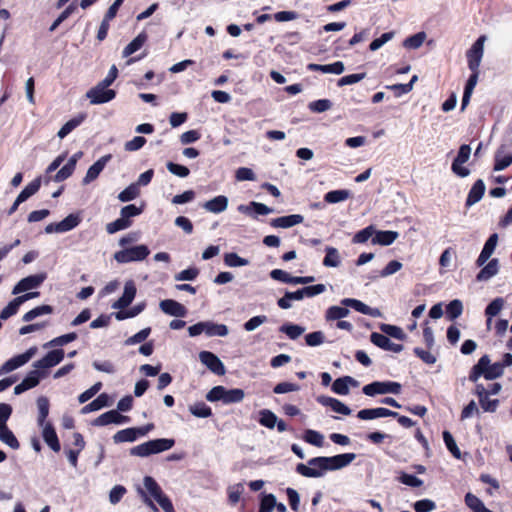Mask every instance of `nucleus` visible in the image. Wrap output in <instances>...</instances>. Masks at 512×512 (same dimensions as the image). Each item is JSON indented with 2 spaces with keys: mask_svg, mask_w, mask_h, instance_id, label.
I'll use <instances>...</instances> for the list:
<instances>
[{
  "mask_svg": "<svg viewBox=\"0 0 512 512\" xmlns=\"http://www.w3.org/2000/svg\"><path fill=\"white\" fill-rule=\"evenodd\" d=\"M81 219L78 215L69 214L62 221L58 222L61 233L70 231L79 225Z\"/></svg>",
  "mask_w": 512,
  "mask_h": 512,
  "instance_id": "54",
  "label": "nucleus"
},
{
  "mask_svg": "<svg viewBox=\"0 0 512 512\" xmlns=\"http://www.w3.org/2000/svg\"><path fill=\"white\" fill-rule=\"evenodd\" d=\"M204 332L208 336H221L224 337L228 335V327L224 324H216L213 322H204Z\"/></svg>",
  "mask_w": 512,
  "mask_h": 512,
  "instance_id": "39",
  "label": "nucleus"
},
{
  "mask_svg": "<svg viewBox=\"0 0 512 512\" xmlns=\"http://www.w3.org/2000/svg\"><path fill=\"white\" fill-rule=\"evenodd\" d=\"M175 444L174 439L159 438L149 440L130 449V455L147 457L171 449Z\"/></svg>",
  "mask_w": 512,
  "mask_h": 512,
  "instance_id": "3",
  "label": "nucleus"
},
{
  "mask_svg": "<svg viewBox=\"0 0 512 512\" xmlns=\"http://www.w3.org/2000/svg\"><path fill=\"white\" fill-rule=\"evenodd\" d=\"M317 402L323 406L330 407L334 412L342 415H349L351 413V410L348 406L333 397L319 396L317 398Z\"/></svg>",
  "mask_w": 512,
  "mask_h": 512,
  "instance_id": "23",
  "label": "nucleus"
},
{
  "mask_svg": "<svg viewBox=\"0 0 512 512\" xmlns=\"http://www.w3.org/2000/svg\"><path fill=\"white\" fill-rule=\"evenodd\" d=\"M356 454L344 453L331 457L318 456L308 460V465L298 463L295 471L303 477L319 478L326 471H334L348 466L354 459Z\"/></svg>",
  "mask_w": 512,
  "mask_h": 512,
  "instance_id": "1",
  "label": "nucleus"
},
{
  "mask_svg": "<svg viewBox=\"0 0 512 512\" xmlns=\"http://www.w3.org/2000/svg\"><path fill=\"white\" fill-rule=\"evenodd\" d=\"M112 155L107 154L98 159L93 165H91L83 178V183L88 184L95 180L102 172L106 164L111 160Z\"/></svg>",
  "mask_w": 512,
  "mask_h": 512,
  "instance_id": "21",
  "label": "nucleus"
},
{
  "mask_svg": "<svg viewBox=\"0 0 512 512\" xmlns=\"http://www.w3.org/2000/svg\"><path fill=\"white\" fill-rule=\"evenodd\" d=\"M276 505V497L273 494H261L258 512H272Z\"/></svg>",
  "mask_w": 512,
  "mask_h": 512,
  "instance_id": "53",
  "label": "nucleus"
},
{
  "mask_svg": "<svg viewBox=\"0 0 512 512\" xmlns=\"http://www.w3.org/2000/svg\"><path fill=\"white\" fill-rule=\"evenodd\" d=\"M109 405V396L106 393L100 394L96 399H94L89 404L85 405L81 412L83 414H87L93 411L100 410L103 407H106Z\"/></svg>",
  "mask_w": 512,
  "mask_h": 512,
  "instance_id": "34",
  "label": "nucleus"
},
{
  "mask_svg": "<svg viewBox=\"0 0 512 512\" xmlns=\"http://www.w3.org/2000/svg\"><path fill=\"white\" fill-rule=\"evenodd\" d=\"M98 83L95 87L91 88L86 96L91 104H103L113 100L116 97V92L113 89Z\"/></svg>",
  "mask_w": 512,
  "mask_h": 512,
  "instance_id": "9",
  "label": "nucleus"
},
{
  "mask_svg": "<svg viewBox=\"0 0 512 512\" xmlns=\"http://www.w3.org/2000/svg\"><path fill=\"white\" fill-rule=\"evenodd\" d=\"M279 330H280V332L285 333L292 340L297 339L305 331L304 327L297 325V324H292V323L283 324L279 328Z\"/></svg>",
  "mask_w": 512,
  "mask_h": 512,
  "instance_id": "47",
  "label": "nucleus"
},
{
  "mask_svg": "<svg viewBox=\"0 0 512 512\" xmlns=\"http://www.w3.org/2000/svg\"><path fill=\"white\" fill-rule=\"evenodd\" d=\"M340 264L338 250L334 247L326 248V255L323 259V265L326 267H337Z\"/></svg>",
  "mask_w": 512,
  "mask_h": 512,
  "instance_id": "52",
  "label": "nucleus"
},
{
  "mask_svg": "<svg viewBox=\"0 0 512 512\" xmlns=\"http://www.w3.org/2000/svg\"><path fill=\"white\" fill-rule=\"evenodd\" d=\"M245 393L240 388L226 389L224 391V404L239 403L244 399Z\"/></svg>",
  "mask_w": 512,
  "mask_h": 512,
  "instance_id": "44",
  "label": "nucleus"
},
{
  "mask_svg": "<svg viewBox=\"0 0 512 512\" xmlns=\"http://www.w3.org/2000/svg\"><path fill=\"white\" fill-rule=\"evenodd\" d=\"M77 333L76 332H70L61 336H58L49 342L44 344V348L47 347H57V346H64L70 342H73L77 339Z\"/></svg>",
  "mask_w": 512,
  "mask_h": 512,
  "instance_id": "42",
  "label": "nucleus"
},
{
  "mask_svg": "<svg viewBox=\"0 0 512 512\" xmlns=\"http://www.w3.org/2000/svg\"><path fill=\"white\" fill-rule=\"evenodd\" d=\"M147 34L145 32L139 33L123 50V56L128 57L138 51L147 41Z\"/></svg>",
  "mask_w": 512,
  "mask_h": 512,
  "instance_id": "33",
  "label": "nucleus"
},
{
  "mask_svg": "<svg viewBox=\"0 0 512 512\" xmlns=\"http://www.w3.org/2000/svg\"><path fill=\"white\" fill-rule=\"evenodd\" d=\"M64 356L63 349H54L49 351L43 358L34 362L33 366L45 371V369L58 365L64 359Z\"/></svg>",
  "mask_w": 512,
  "mask_h": 512,
  "instance_id": "14",
  "label": "nucleus"
},
{
  "mask_svg": "<svg viewBox=\"0 0 512 512\" xmlns=\"http://www.w3.org/2000/svg\"><path fill=\"white\" fill-rule=\"evenodd\" d=\"M0 441L12 449H18L20 447L18 439L7 425L0 426Z\"/></svg>",
  "mask_w": 512,
  "mask_h": 512,
  "instance_id": "36",
  "label": "nucleus"
},
{
  "mask_svg": "<svg viewBox=\"0 0 512 512\" xmlns=\"http://www.w3.org/2000/svg\"><path fill=\"white\" fill-rule=\"evenodd\" d=\"M357 417L361 420H371L384 417V407L362 409L357 413Z\"/></svg>",
  "mask_w": 512,
  "mask_h": 512,
  "instance_id": "55",
  "label": "nucleus"
},
{
  "mask_svg": "<svg viewBox=\"0 0 512 512\" xmlns=\"http://www.w3.org/2000/svg\"><path fill=\"white\" fill-rule=\"evenodd\" d=\"M153 428L154 425L152 423L146 424L141 427L126 428L115 433L113 436V441L115 443L134 442L138 437L145 436Z\"/></svg>",
  "mask_w": 512,
  "mask_h": 512,
  "instance_id": "6",
  "label": "nucleus"
},
{
  "mask_svg": "<svg viewBox=\"0 0 512 512\" xmlns=\"http://www.w3.org/2000/svg\"><path fill=\"white\" fill-rule=\"evenodd\" d=\"M166 167L170 173L181 178H186L190 174V170L188 167L171 161L167 162Z\"/></svg>",
  "mask_w": 512,
  "mask_h": 512,
  "instance_id": "62",
  "label": "nucleus"
},
{
  "mask_svg": "<svg viewBox=\"0 0 512 512\" xmlns=\"http://www.w3.org/2000/svg\"><path fill=\"white\" fill-rule=\"evenodd\" d=\"M485 193V184L483 180H477L471 187L467 199L466 206L470 207L479 202Z\"/></svg>",
  "mask_w": 512,
  "mask_h": 512,
  "instance_id": "29",
  "label": "nucleus"
},
{
  "mask_svg": "<svg viewBox=\"0 0 512 512\" xmlns=\"http://www.w3.org/2000/svg\"><path fill=\"white\" fill-rule=\"evenodd\" d=\"M490 363V358L488 355H483L478 363L473 366L471 369V372L469 374V380L471 382L476 383L477 380L483 376L485 378L484 368Z\"/></svg>",
  "mask_w": 512,
  "mask_h": 512,
  "instance_id": "32",
  "label": "nucleus"
},
{
  "mask_svg": "<svg viewBox=\"0 0 512 512\" xmlns=\"http://www.w3.org/2000/svg\"><path fill=\"white\" fill-rule=\"evenodd\" d=\"M238 211L250 215L254 211L258 215H268L273 210L263 203L252 201L249 205H240Z\"/></svg>",
  "mask_w": 512,
  "mask_h": 512,
  "instance_id": "31",
  "label": "nucleus"
},
{
  "mask_svg": "<svg viewBox=\"0 0 512 512\" xmlns=\"http://www.w3.org/2000/svg\"><path fill=\"white\" fill-rule=\"evenodd\" d=\"M307 69L313 72L332 73L339 75L344 71L345 68L343 62L336 61L332 64L326 65L310 63L307 65Z\"/></svg>",
  "mask_w": 512,
  "mask_h": 512,
  "instance_id": "26",
  "label": "nucleus"
},
{
  "mask_svg": "<svg viewBox=\"0 0 512 512\" xmlns=\"http://www.w3.org/2000/svg\"><path fill=\"white\" fill-rule=\"evenodd\" d=\"M41 186V177L35 178L31 181L17 196L19 202L23 203L29 197L33 196L38 192Z\"/></svg>",
  "mask_w": 512,
  "mask_h": 512,
  "instance_id": "35",
  "label": "nucleus"
},
{
  "mask_svg": "<svg viewBox=\"0 0 512 512\" xmlns=\"http://www.w3.org/2000/svg\"><path fill=\"white\" fill-rule=\"evenodd\" d=\"M136 295L135 283L130 280L125 283L122 296L112 305L114 309H125L134 300Z\"/></svg>",
  "mask_w": 512,
  "mask_h": 512,
  "instance_id": "17",
  "label": "nucleus"
},
{
  "mask_svg": "<svg viewBox=\"0 0 512 512\" xmlns=\"http://www.w3.org/2000/svg\"><path fill=\"white\" fill-rule=\"evenodd\" d=\"M505 305V300L502 297H497L492 300L485 308V316L493 318L497 316Z\"/></svg>",
  "mask_w": 512,
  "mask_h": 512,
  "instance_id": "43",
  "label": "nucleus"
},
{
  "mask_svg": "<svg viewBox=\"0 0 512 512\" xmlns=\"http://www.w3.org/2000/svg\"><path fill=\"white\" fill-rule=\"evenodd\" d=\"M83 153L81 151L76 152L73 154L67 163L56 173L54 176L55 182H62L69 178L75 171L76 164L78 160L82 157Z\"/></svg>",
  "mask_w": 512,
  "mask_h": 512,
  "instance_id": "18",
  "label": "nucleus"
},
{
  "mask_svg": "<svg viewBox=\"0 0 512 512\" xmlns=\"http://www.w3.org/2000/svg\"><path fill=\"white\" fill-rule=\"evenodd\" d=\"M42 437L45 443L54 451L59 452L61 445L57 433L50 422L43 425Z\"/></svg>",
  "mask_w": 512,
  "mask_h": 512,
  "instance_id": "22",
  "label": "nucleus"
},
{
  "mask_svg": "<svg viewBox=\"0 0 512 512\" xmlns=\"http://www.w3.org/2000/svg\"><path fill=\"white\" fill-rule=\"evenodd\" d=\"M150 254L148 246L141 244L115 252L114 259L118 263L143 261Z\"/></svg>",
  "mask_w": 512,
  "mask_h": 512,
  "instance_id": "5",
  "label": "nucleus"
},
{
  "mask_svg": "<svg viewBox=\"0 0 512 512\" xmlns=\"http://www.w3.org/2000/svg\"><path fill=\"white\" fill-rule=\"evenodd\" d=\"M486 36L481 35L466 52L468 67L471 71L479 70L483 55Z\"/></svg>",
  "mask_w": 512,
  "mask_h": 512,
  "instance_id": "7",
  "label": "nucleus"
},
{
  "mask_svg": "<svg viewBox=\"0 0 512 512\" xmlns=\"http://www.w3.org/2000/svg\"><path fill=\"white\" fill-rule=\"evenodd\" d=\"M37 407H38V425L43 426L46 424V418L49 414V399L45 396H40L37 399Z\"/></svg>",
  "mask_w": 512,
  "mask_h": 512,
  "instance_id": "38",
  "label": "nucleus"
},
{
  "mask_svg": "<svg viewBox=\"0 0 512 512\" xmlns=\"http://www.w3.org/2000/svg\"><path fill=\"white\" fill-rule=\"evenodd\" d=\"M144 211V204L140 207L135 204H129L121 208L120 217L106 225L108 234H115L118 231L125 230L132 226L133 217L140 215Z\"/></svg>",
  "mask_w": 512,
  "mask_h": 512,
  "instance_id": "2",
  "label": "nucleus"
},
{
  "mask_svg": "<svg viewBox=\"0 0 512 512\" xmlns=\"http://www.w3.org/2000/svg\"><path fill=\"white\" fill-rule=\"evenodd\" d=\"M130 420L128 416L120 414L117 410H110L94 419V426H106L109 424H122Z\"/></svg>",
  "mask_w": 512,
  "mask_h": 512,
  "instance_id": "15",
  "label": "nucleus"
},
{
  "mask_svg": "<svg viewBox=\"0 0 512 512\" xmlns=\"http://www.w3.org/2000/svg\"><path fill=\"white\" fill-rule=\"evenodd\" d=\"M303 439L316 447H322L324 444V437L318 431L307 429L304 433Z\"/></svg>",
  "mask_w": 512,
  "mask_h": 512,
  "instance_id": "57",
  "label": "nucleus"
},
{
  "mask_svg": "<svg viewBox=\"0 0 512 512\" xmlns=\"http://www.w3.org/2000/svg\"><path fill=\"white\" fill-rule=\"evenodd\" d=\"M228 207V198L224 195H218L203 204V208L215 214L225 211Z\"/></svg>",
  "mask_w": 512,
  "mask_h": 512,
  "instance_id": "27",
  "label": "nucleus"
},
{
  "mask_svg": "<svg viewBox=\"0 0 512 512\" xmlns=\"http://www.w3.org/2000/svg\"><path fill=\"white\" fill-rule=\"evenodd\" d=\"M471 72L472 73H471L470 77L468 78L465 88H464V93H463L462 102H461V110H464L466 108V106L469 104L473 90L478 82L479 70H475V71H471Z\"/></svg>",
  "mask_w": 512,
  "mask_h": 512,
  "instance_id": "28",
  "label": "nucleus"
},
{
  "mask_svg": "<svg viewBox=\"0 0 512 512\" xmlns=\"http://www.w3.org/2000/svg\"><path fill=\"white\" fill-rule=\"evenodd\" d=\"M140 194V189L137 184L132 183L118 194V199L121 202H129L136 199Z\"/></svg>",
  "mask_w": 512,
  "mask_h": 512,
  "instance_id": "45",
  "label": "nucleus"
},
{
  "mask_svg": "<svg viewBox=\"0 0 512 512\" xmlns=\"http://www.w3.org/2000/svg\"><path fill=\"white\" fill-rule=\"evenodd\" d=\"M465 504L473 512H481L485 507L483 501L471 492H468L464 498Z\"/></svg>",
  "mask_w": 512,
  "mask_h": 512,
  "instance_id": "58",
  "label": "nucleus"
},
{
  "mask_svg": "<svg viewBox=\"0 0 512 512\" xmlns=\"http://www.w3.org/2000/svg\"><path fill=\"white\" fill-rule=\"evenodd\" d=\"M151 333V328L146 327L125 340V345H134L145 341Z\"/></svg>",
  "mask_w": 512,
  "mask_h": 512,
  "instance_id": "63",
  "label": "nucleus"
},
{
  "mask_svg": "<svg viewBox=\"0 0 512 512\" xmlns=\"http://www.w3.org/2000/svg\"><path fill=\"white\" fill-rule=\"evenodd\" d=\"M349 384L357 386L358 382L351 376L337 378L332 384V391L338 395H347L349 393Z\"/></svg>",
  "mask_w": 512,
  "mask_h": 512,
  "instance_id": "30",
  "label": "nucleus"
},
{
  "mask_svg": "<svg viewBox=\"0 0 512 512\" xmlns=\"http://www.w3.org/2000/svg\"><path fill=\"white\" fill-rule=\"evenodd\" d=\"M47 376L46 371H42L41 369L35 368L34 370H31L25 378L22 380V382L25 384V386L28 389H32L36 387L40 379Z\"/></svg>",
  "mask_w": 512,
  "mask_h": 512,
  "instance_id": "37",
  "label": "nucleus"
},
{
  "mask_svg": "<svg viewBox=\"0 0 512 512\" xmlns=\"http://www.w3.org/2000/svg\"><path fill=\"white\" fill-rule=\"evenodd\" d=\"M47 278L45 272L29 275L21 279L13 288L12 294L17 295L25 291L39 287Z\"/></svg>",
  "mask_w": 512,
  "mask_h": 512,
  "instance_id": "10",
  "label": "nucleus"
},
{
  "mask_svg": "<svg viewBox=\"0 0 512 512\" xmlns=\"http://www.w3.org/2000/svg\"><path fill=\"white\" fill-rule=\"evenodd\" d=\"M144 487L149 495L154 498L165 512H175L170 499L163 493L161 487L151 476L144 477Z\"/></svg>",
  "mask_w": 512,
  "mask_h": 512,
  "instance_id": "4",
  "label": "nucleus"
},
{
  "mask_svg": "<svg viewBox=\"0 0 512 512\" xmlns=\"http://www.w3.org/2000/svg\"><path fill=\"white\" fill-rule=\"evenodd\" d=\"M443 440H444V443H445L447 449L451 452V454L455 458L460 459L461 452H460V450L450 432H448V431L443 432Z\"/></svg>",
  "mask_w": 512,
  "mask_h": 512,
  "instance_id": "60",
  "label": "nucleus"
},
{
  "mask_svg": "<svg viewBox=\"0 0 512 512\" xmlns=\"http://www.w3.org/2000/svg\"><path fill=\"white\" fill-rule=\"evenodd\" d=\"M85 119V115H79L67 121L58 131L57 135L59 138H65L70 132L78 127Z\"/></svg>",
  "mask_w": 512,
  "mask_h": 512,
  "instance_id": "40",
  "label": "nucleus"
},
{
  "mask_svg": "<svg viewBox=\"0 0 512 512\" xmlns=\"http://www.w3.org/2000/svg\"><path fill=\"white\" fill-rule=\"evenodd\" d=\"M259 423L260 425L268 428L273 429L277 423V416L275 413L268 409H263L259 412Z\"/></svg>",
  "mask_w": 512,
  "mask_h": 512,
  "instance_id": "46",
  "label": "nucleus"
},
{
  "mask_svg": "<svg viewBox=\"0 0 512 512\" xmlns=\"http://www.w3.org/2000/svg\"><path fill=\"white\" fill-rule=\"evenodd\" d=\"M304 217L300 214H291L272 219L270 225L274 228H290L292 226L301 224Z\"/></svg>",
  "mask_w": 512,
  "mask_h": 512,
  "instance_id": "24",
  "label": "nucleus"
},
{
  "mask_svg": "<svg viewBox=\"0 0 512 512\" xmlns=\"http://www.w3.org/2000/svg\"><path fill=\"white\" fill-rule=\"evenodd\" d=\"M53 311L54 309L50 305L37 306L23 315V321L30 322L38 316L52 314Z\"/></svg>",
  "mask_w": 512,
  "mask_h": 512,
  "instance_id": "41",
  "label": "nucleus"
},
{
  "mask_svg": "<svg viewBox=\"0 0 512 512\" xmlns=\"http://www.w3.org/2000/svg\"><path fill=\"white\" fill-rule=\"evenodd\" d=\"M463 312V304L460 300L454 299L446 306V314L450 320L458 318Z\"/></svg>",
  "mask_w": 512,
  "mask_h": 512,
  "instance_id": "56",
  "label": "nucleus"
},
{
  "mask_svg": "<svg viewBox=\"0 0 512 512\" xmlns=\"http://www.w3.org/2000/svg\"><path fill=\"white\" fill-rule=\"evenodd\" d=\"M349 195L350 193L348 190H332L325 194L324 200L327 203L334 204L345 201L349 198Z\"/></svg>",
  "mask_w": 512,
  "mask_h": 512,
  "instance_id": "51",
  "label": "nucleus"
},
{
  "mask_svg": "<svg viewBox=\"0 0 512 512\" xmlns=\"http://www.w3.org/2000/svg\"><path fill=\"white\" fill-rule=\"evenodd\" d=\"M332 106V103L328 99H319L309 103L308 107L310 111L314 113H322L329 110Z\"/></svg>",
  "mask_w": 512,
  "mask_h": 512,
  "instance_id": "64",
  "label": "nucleus"
},
{
  "mask_svg": "<svg viewBox=\"0 0 512 512\" xmlns=\"http://www.w3.org/2000/svg\"><path fill=\"white\" fill-rule=\"evenodd\" d=\"M192 415L199 418H208L212 416V409L204 402H197L189 407Z\"/></svg>",
  "mask_w": 512,
  "mask_h": 512,
  "instance_id": "49",
  "label": "nucleus"
},
{
  "mask_svg": "<svg viewBox=\"0 0 512 512\" xmlns=\"http://www.w3.org/2000/svg\"><path fill=\"white\" fill-rule=\"evenodd\" d=\"M36 352L37 347L33 346L30 347L26 352L10 358L0 367V375L9 373L23 366L36 354Z\"/></svg>",
  "mask_w": 512,
  "mask_h": 512,
  "instance_id": "8",
  "label": "nucleus"
},
{
  "mask_svg": "<svg viewBox=\"0 0 512 512\" xmlns=\"http://www.w3.org/2000/svg\"><path fill=\"white\" fill-rule=\"evenodd\" d=\"M470 154H471L470 146L467 144H463L460 146L458 155L452 163V166H451L452 171L456 175H458L462 178L467 177L470 174L469 169L462 166L464 163H466L469 160Z\"/></svg>",
  "mask_w": 512,
  "mask_h": 512,
  "instance_id": "11",
  "label": "nucleus"
},
{
  "mask_svg": "<svg viewBox=\"0 0 512 512\" xmlns=\"http://www.w3.org/2000/svg\"><path fill=\"white\" fill-rule=\"evenodd\" d=\"M426 39V33L425 32H418L410 37H407L403 41V46L407 49H418L422 46Z\"/></svg>",
  "mask_w": 512,
  "mask_h": 512,
  "instance_id": "48",
  "label": "nucleus"
},
{
  "mask_svg": "<svg viewBox=\"0 0 512 512\" xmlns=\"http://www.w3.org/2000/svg\"><path fill=\"white\" fill-rule=\"evenodd\" d=\"M38 296L39 292H27L26 294L14 298L12 301L8 303L6 307L2 309L0 313V318L3 320L10 318L11 316L15 315L18 312L21 304Z\"/></svg>",
  "mask_w": 512,
  "mask_h": 512,
  "instance_id": "12",
  "label": "nucleus"
},
{
  "mask_svg": "<svg viewBox=\"0 0 512 512\" xmlns=\"http://www.w3.org/2000/svg\"><path fill=\"white\" fill-rule=\"evenodd\" d=\"M481 267L482 269L476 275V280L478 282L488 281L499 273V260L497 258H493Z\"/></svg>",
  "mask_w": 512,
  "mask_h": 512,
  "instance_id": "20",
  "label": "nucleus"
},
{
  "mask_svg": "<svg viewBox=\"0 0 512 512\" xmlns=\"http://www.w3.org/2000/svg\"><path fill=\"white\" fill-rule=\"evenodd\" d=\"M504 368L500 364V362H495L491 364V362L485 366L484 373L486 380H494L503 375Z\"/></svg>",
  "mask_w": 512,
  "mask_h": 512,
  "instance_id": "50",
  "label": "nucleus"
},
{
  "mask_svg": "<svg viewBox=\"0 0 512 512\" xmlns=\"http://www.w3.org/2000/svg\"><path fill=\"white\" fill-rule=\"evenodd\" d=\"M200 361L214 374L222 376L226 370L222 361L210 351H201L199 353Z\"/></svg>",
  "mask_w": 512,
  "mask_h": 512,
  "instance_id": "13",
  "label": "nucleus"
},
{
  "mask_svg": "<svg viewBox=\"0 0 512 512\" xmlns=\"http://www.w3.org/2000/svg\"><path fill=\"white\" fill-rule=\"evenodd\" d=\"M498 243V234L493 233L489 236V238L486 240L478 258L476 259V266L481 267L483 266L491 257V255L494 253L495 248Z\"/></svg>",
  "mask_w": 512,
  "mask_h": 512,
  "instance_id": "16",
  "label": "nucleus"
},
{
  "mask_svg": "<svg viewBox=\"0 0 512 512\" xmlns=\"http://www.w3.org/2000/svg\"><path fill=\"white\" fill-rule=\"evenodd\" d=\"M161 310L170 316L185 317L187 314L186 307L173 299H165L160 302Z\"/></svg>",
  "mask_w": 512,
  "mask_h": 512,
  "instance_id": "19",
  "label": "nucleus"
},
{
  "mask_svg": "<svg viewBox=\"0 0 512 512\" xmlns=\"http://www.w3.org/2000/svg\"><path fill=\"white\" fill-rule=\"evenodd\" d=\"M344 306H348L356 310L357 312H360L362 314L371 315V316H379L380 311L378 309H373L363 303L360 300L352 299V298H345L341 302Z\"/></svg>",
  "mask_w": 512,
  "mask_h": 512,
  "instance_id": "25",
  "label": "nucleus"
},
{
  "mask_svg": "<svg viewBox=\"0 0 512 512\" xmlns=\"http://www.w3.org/2000/svg\"><path fill=\"white\" fill-rule=\"evenodd\" d=\"M349 310L346 307L331 306L326 312V318L328 320H341L348 316Z\"/></svg>",
  "mask_w": 512,
  "mask_h": 512,
  "instance_id": "61",
  "label": "nucleus"
},
{
  "mask_svg": "<svg viewBox=\"0 0 512 512\" xmlns=\"http://www.w3.org/2000/svg\"><path fill=\"white\" fill-rule=\"evenodd\" d=\"M224 263L229 267H240L248 265L249 261L234 252H230L224 255Z\"/></svg>",
  "mask_w": 512,
  "mask_h": 512,
  "instance_id": "59",
  "label": "nucleus"
}]
</instances>
